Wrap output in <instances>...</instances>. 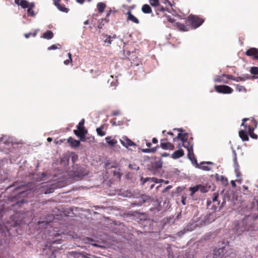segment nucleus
Instances as JSON below:
<instances>
[{
  "instance_id": "f03ea898",
  "label": "nucleus",
  "mask_w": 258,
  "mask_h": 258,
  "mask_svg": "<svg viewBox=\"0 0 258 258\" xmlns=\"http://www.w3.org/2000/svg\"><path fill=\"white\" fill-rule=\"evenodd\" d=\"M247 120H248V119L247 118H243L242 119L243 122L242 123L241 125L243 126L245 129L248 128V134L251 138L254 139H257L258 136L253 133V131L254 128L256 127L257 122L255 119H252L250 120V123L247 125V124L244 123V122Z\"/></svg>"
},
{
  "instance_id": "e2e57ef3",
  "label": "nucleus",
  "mask_w": 258,
  "mask_h": 258,
  "mask_svg": "<svg viewBox=\"0 0 258 258\" xmlns=\"http://www.w3.org/2000/svg\"><path fill=\"white\" fill-rule=\"evenodd\" d=\"M69 58L70 59L71 62H72V54L71 53H68Z\"/></svg>"
},
{
  "instance_id": "0e129e2a",
  "label": "nucleus",
  "mask_w": 258,
  "mask_h": 258,
  "mask_svg": "<svg viewBox=\"0 0 258 258\" xmlns=\"http://www.w3.org/2000/svg\"><path fill=\"white\" fill-rule=\"evenodd\" d=\"M231 185H232V186L233 187H235V186H236V184H235V181H234L232 180V181H231Z\"/></svg>"
},
{
  "instance_id": "f257e3e1",
  "label": "nucleus",
  "mask_w": 258,
  "mask_h": 258,
  "mask_svg": "<svg viewBox=\"0 0 258 258\" xmlns=\"http://www.w3.org/2000/svg\"><path fill=\"white\" fill-rule=\"evenodd\" d=\"M25 188L24 185H20L15 187V196L9 197V201L11 203V207L18 206L20 207L22 204L26 202L25 197L27 195L26 190H20L22 188Z\"/></svg>"
},
{
  "instance_id": "680f3d73",
  "label": "nucleus",
  "mask_w": 258,
  "mask_h": 258,
  "mask_svg": "<svg viewBox=\"0 0 258 258\" xmlns=\"http://www.w3.org/2000/svg\"><path fill=\"white\" fill-rule=\"evenodd\" d=\"M215 82H221L222 80L220 79V78H217L215 79Z\"/></svg>"
},
{
  "instance_id": "0eeeda50",
  "label": "nucleus",
  "mask_w": 258,
  "mask_h": 258,
  "mask_svg": "<svg viewBox=\"0 0 258 258\" xmlns=\"http://www.w3.org/2000/svg\"><path fill=\"white\" fill-rule=\"evenodd\" d=\"M218 197L219 194L218 193L214 192L213 194L211 200H208L207 206H209L212 203H213V207H214V209H217L220 204V202L218 200Z\"/></svg>"
},
{
  "instance_id": "49530a36",
  "label": "nucleus",
  "mask_w": 258,
  "mask_h": 258,
  "mask_svg": "<svg viewBox=\"0 0 258 258\" xmlns=\"http://www.w3.org/2000/svg\"><path fill=\"white\" fill-rule=\"evenodd\" d=\"M57 48V46L55 44H53V45H52L51 46H49L48 48V50H54V49H56Z\"/></svg>"
},
{
  "instance_id": "052dcab7",
  "label": "nucleus",
  "mask_w": 258,
  "mask_h": 258,
  "mask_svg": "<svg viewBox=\"0 0 258 258\" xmlns=\"http://www.w3.org/2000/svg\"><path fill=\"white\" fill-rule=\"evenodd\" d=\"M71 62L70 61V59H67L66 60L64 61V63L66 64V65H68L69 64V63Z\"/></svg>"
},
{
  "instance_id": "39448f33",
  "label": "nucleus",
  "mask_w": 258,
  "mask_h": 258,
  "mask_svg": "<svg viewBox=\"0 0 258 258\" xmlns=\"http://www.w3.org/2000/svg\"><path fill=\"white\" fill-rule=\"evenodd\" d=\"M249 230V228L247 224V220L246 219H243L240 221L236 227V231L238 234H240L244 231Z\"/></svg>"
},
{
  "instance_id": "7c9ffc66",
  "label": "nucleus",
  "mask_w": 258,
  "mask_h": 258,
  "mask_svg": "<svg viewBox=\"0 0 258 258\" xmlns=\"http://www.w3.org/2000/svg\"><path fill=\"white\" fill-rule=\"evenodd\" d=\"M177 139H180L182 142L187 140L188 134L187 133L182 134L179 133L176 137Z\"/></svg>"
},
{
  "instance_id": "6ab92c4d",
  "label": "nucleus",
  "mask_w": 258,
  "mask_h": 258,
  "mask_svg": "<svg viewBox=\"0 0 258 258\" xmlns=\"http://www.w3.org/2000/svg\"><path fill=\"white\" fill-rule=\"evenodd\" d=\"M68 142L70 144V146L72 147H78L80 145V141L74 139L72 137H70L68 139Z\"/></svg>"
},
{
  "instance_id": "a18cd8bd",
  "label": "nucleus",
  "mask_w": 258,
  "mask_h": 258,
  "mask_svg": "<svg viewBox=\"0 0 258 258\" xmlns=\"http://www.w3.org/2000/svg\"><path fill=\"white\" fill-rule=\"evenodd\" d=\"M167 134H168V135H169V136H171V138H172V139H173V141H175V140L177 139V138H176V137H174V135L173 133H172V132H168V133H167Z\"/></svg>"
},
{
  "instance_id": "b1692460",
  "label": "nucleus",
  "mask_w": 258,
  "mask_h": 258,
  "mask_svg": "<svg viewBox=\"0 0 258 258\" xmlns=\"http://www.w3.org/2000/svg\"><path fill=\"white\" fill-rule=\"evenodd\" d=\"M105 141L111 147H114L117 143L115 139H112L111 137L109 136L105 138Z\"/></svg>"
},
{
  "instance_id": "1a4fd4ad",
  "label": "nucleus",
  "mask_w": 258,
  "mask_h": 258,
  "mask_svg": "<svg viewBox=\"0 0 258 258\" xmlns=\"http://www.w3.org/2000/svg\"><path fill=\"white\" fill-rule=\"evenodd\" d=\"M197 165L199 168L203 170L210 171L212 169L214 164L211 162H203L200 164V165H199L197 163Z\"/></svg>"
},
{
  "instance_id": "774afa93",
  "label": "nucleus",
  "mask_w": 258,
  "mask_h": 258,
  "mask_svg": "<svg viewBox=\"0 0 258 258\" xmlns=\"http://www.w3.org/2000/svg\"><path fill=\"white\" fill-rule=\"evenodd\" d=\"M37 35V32L35 31L33 33H32V34H31V36H32L33 37H35Z\"/></svg>"
},
{
  "instance_id": "de8ad7c7",
  "label": "nucleus",
  "mask_w": 258,
  "mask_h": 258,
  "mask_svg": "<svg viewBox=\"0 0 258 258\" xmlns=\"http://www.w3.org/2000/svg\"><path fill=\"white\" fill-rule=\"evenodd\" d=\"M172 188V186L171 185H168L167 186H166L163 190H162V192L163 193H165L166 192V191H167L168 190L170 189L171 188Z\"/></svg>"
},
{
  "instance_id": "ddd939ff",
  "label": "nucleus",
  "mask_w": 258,
  "mask_h": 258,
  "mask_svg": "<svg viewBox=\"0 0 258 258\" xmlns=\"http://www.w3.org/2000/svg\"><path fill=\"white\" fill-rule=\"evenodd\" d=\"M28 7L27 8H28L27 10V15L29 17H34L35 16V13L33 10V8L35 7V4L33 2L32 3H29L28 4Z\"/></svg>"
},
{
  "instance_id": "3c124183",
  "label": "nucleus",
  "mask_w": 258,
  "mask_h": 258,
  "mask_svg": "<svg viewBox=\"0 0 258 258\" xmlns=\"http://www.w3.org/2000/svg\"><path fill=\"white\" fill-rule=\"evenodd\" d=\"M186 198L185 197H184L183 196L181 198V203L183 205H186Z\"/></svg>"
},
{
  "instance_id": "37998d69",
  "label": "nucleus",
  "mask_w": 258,
  "mask_h": 258,
  "mask_svg": "<svg viewBox=\"0 0 258 258\" xmlns=\"http://www.w3.org/2000/svg\"><path fill=\"white\" fill-rule=\"evenodd\" d=\"M223 76L226 77L227 78H228L229 79L235 81V78H236L235 77L233 76L232 75H224Z\"/></svg>"
},
{
  "instance_id": "f8f14e48",
  "label": "nucleus",
  "mask_w": 258,
  "mask_h": 258,
  "mask_svg": "<svg viewBox=\"0 0 258 258\" xmlns=\"http://www.w3.org/2000/svg\"><path fill=\"white\" fill-rule=\"evenodd\" d=\"M54 5L56 7V8L60 11L62 12L68 13L69 12V9L65 7L64 5H61L60 4V0H53Z\"/></svg>"
},
{
  "instance_id": "a878e982",
  "label": "nucleus",
  "mask_w": 258,
  "mask_h": 258,
  "mask_svg": "<svg viewBox=\"0 0 258 258\" xmlns=\"http://www.w3.org/2000/svg\"><path fill=\"white\" fill-rule=\"evenodd\" d=\"M188 152L187 156L188 158L192 161L196 162L197 163V160L195 157L193 151V148H190V149L187 150Z\"/></svg>"
},
{
  "instance_id": "423d86ee",
  "label": "nucleus",
  "mask_w": 258,
  "mask_h": 258,
  "mask_svg": "<svg viewBox=\"0 0 258 258\" xmlns=\"http://www.w3.org/2000/svg\"><path fill=\"white\" fill-rule=\"evenodd\" d=\"M214 88L219 93L231 94L233 92V89L226 85H216Z\"/></svg>"
},
{
  "instance_id": "e433bc0d",
  "label": "nucleus",
  "mask_w": 258,
  "mask_h": 258,
  "mask_svg": "<svg viewBox=\"0 0 258 258\" xmlns=\"http://www.w3.org/2000/svg\"><path fill=\"white\" fill-rule=\"evenodd\" d=\"M250 72L253 75H258V68L256 67H251Z\"/></svg>"
},
{
  "instance_id": "c756f323",
  "label": "nucleus",
  "mask_w": 258,
  "mask_h": 258,
  "mask_svg": "<svg viewBox=\"0 0 258 258\" xmlns=\"http://www.w3.org/2000/svg\"><path fill=\"white\" fill-rule=\"evenodd\" d=\"M106 6L105 4H104L102 2L98 3L97 5V8L99 13H100V14H102L104 11Z\"/></svg>"
},
{
  "instance_id": "2eb2a0df",
  "label": "nucleus",
  "mask_w": 258,
  "mask_h": 258,
  "mask_svg": "<svg viewBox=\"0 0 258 258\" xmlns=\"http://www.w3.org/2000/svg\"><path fill=\"white\" fill-rule=\"evenodd\" d=\"M160 147L164 150H173L174 149V145L170 142H162Z\"/></svg>"
},
{
  "instance_id": "ea45409f",
  "label": "nucleus",
  "mask_w": 258,
  "mask_h": 258,
  "mask_svg": "<svg viewBox=\"0 0 258 258\" xmlns=\"http://www.w3.org/2000/svg\"><path fill=\"white\" fill-rule=\"evenodd\" d=\"M247 79V78H245V77H237L235 78V81L236 82H239V81H245L246 79Z\"/></svg>"
},
{
  "instance_id": "bb28decb",
  "label": "nucleus",
  "mask_w": 258,
  "mask_h": 258,
  "mask_svg": "<svg viewBox=\"0 0 258 258\" xmlns=\"http://www.w3.org/2000/svg\"><path fill=\"white\" fill-rule=\"evenodd\" d=\"M142 11L145 14H150L152 12L151 7L148 4H145L142 6Z\"/></svg>"
},
{
  "instance_id": "69168bd1",
  "label": "nucleus",
  "mask_w": 258,
  "mask_h": 258,
  "mask_svg": "<svg viewBox=\"0 0 258 258\" xmlns=\"http://www.w3.org/2000/svg\"><path fill=\"white\" fill-rule=\"evenodd\" d=\"M77 2L80 4H83L85 2V0H77Z\"/></svg>"
},
{
  "instance_id": "cd10ccee",
  "label": "nucleus",
  "mask_w": 258,
  "mask_h": 258,
  "mask_svg": "<svg viewBox=\"0 0 258 258\" xmlns=\"http://www.w3.org/2000/svg\"><path fill=\"white\" fill-rule=\"evenodd\" d=\"M182 146L186 148L187 150L190 149V148H193V144L189 140H186L182 142Z\"/></svg>"
},
{
  "instance_id": "f3484780",
  "label": "nucleus",
  "mask_w": 258,
  "mask_h": 258,
  "mask_svg": "<svg viewBox=\"0 0 258 258\" xmlns=\"http://www.w3.org/2000/svg\"><path fill=\"white\" fill-rule=\"evenodd\" d=\"M111 10H110L107 13L106 17L104 19H101V22L99 23V24L98 25L97 27L99 29H102V27L104 25L105 23H108L109 21V20L108 19V17L110 16Z\"/></svg>"
},
{
  "instance_id": "c9c22d12",
  "label": "nucleus",
  "mask_w": 258,
  "mask_h": 258,
  "mask_svg": "<svg viewBox=\"0 0 258 258\" xmlns=\"http://www.w3.org/2000/svg\"><path fill=\"white\" fill-rule=\"evenodd\" d=\"M128 167L131 169L138 170L139 169V166L135 163H132L128 165Z\"/></svg>"
},
{
  "instance_id": "4c0bfd02",
  "label": "nucleus",
  "mask_w": 258,
  "mask_h": 258,
  "mask_svg": "<svg viewBox=\"0 0 258 258\" xmlns=\"http://www.w3.org/2000/svg\"><path fill=\"white\" fill-rule=\"evenodd\" d=\"M149 1L150 2V4L152 6H155L156 7L159 4V2L158 0H149Z\"/></svg>"
},
{
  "instance_id": "4d7b16f0",
  "label": "nucleus",
  "mask_w": 258,
  "mask_h": 258,
  "mask_svg": "<svg viewBox=\"0 0 258 258\" xmlns=\"http://www.w3.org/2000/svg\"><path fill=\"white\" fill-rule=\"evenodd\" d=\"M142 151L144 153H150V148L143 149Z\"/></svg>"
},
{
  "instance_id": "c85d7f7f",
  "label": "nucleus",
  "mask_w": 258,
  "mask_h": 258,
  "mask_svg": "<svg viewBox=\"0 0 258 258\" xmlns=\"http://www.w3.org/2000/svg\"><path fill=\"white\" fill-rule=\"evenodd\" d=\"M151 166L153 169H158L162 167V163L159 161H155L151 163Z\"/></svg>"
},
{
  "instance_id": "58836bf2",
  "label": "nucleus",
  "mask_w": 258,
  "mask_h": 258,
  "mask_svg": "<svg viewBox=\"0 0 258 258\" xmlns=\"http://www.w3.org/2000/svg\"><path fill=\"white\" fill-rule=\"evenodd\" d=\"M236 89L238 90L239 91H245L246 89L244 86L237 85H236Z\"/></svg>"
},
{
  "instance_id": "473e14b6",
  "label": "nucleus",
  "mask_w": 258,
  "mask_h": 258,
  "mask_svg": "<svg viewBox=\"0 0 258 258\" xmlns=\"http://www.w3.org/2000/svg\"><path fill=\"white\" fill-rule=\"evenodd\" d=\"M235 171L236 174V176L237 177H240L241 176L240 172L239 170V166L237 165L236 162V158H235Z\"/></svg>"
},
{
  "instance_id": "79ce46f5",
  "label": "nucleus",
  "mask_w": 258,
  "mask_h": 258,
  "mask_svg": "<svg viewBox=\"0 0 258 258\" xmlns=\"http://www.w3.org/2000/svg\"><path fill=\"white\" fill-rule=\"evenodd\" d=\"M165 17L167 20L168 21L171 22V23H173L174 22V20L173 19H172L170 16L169 15H165Z\"/></svg>"
},
{
  "instance_id": "a211bd4d",
  "label": "nucleus",
  "mask_w": 258,
  "mask_h": 258,
  "mask_svg": "<svg viewBox=\"0 0 258 258\" xmlns=\"http://www.w3.org/2000/svg\"><path fill=\"white\" fill-rule=\"evenodd\" d=\"M184 151L182 149L174 151L171 155V157L173 159H176L184 155Z\"/></svg>"
},
{
  "instance_id": "5fc2aeb1",
  "label": "nucleus",
  "mask_w": 258,
  "mask_h": 258,
  "mask_svg": "<svg viewBox=\"0 0 258 258\" xmlns=\"http://www.w3.org/2000/svg\"><path fill=\"white\" fill-rule=\"evenodd\" d=\"M168 139L167 138H165L162 139L160 140V142H161V143H162V142H168Z\"/></svg>"
},
{
  "instance_id": "393cba45",
  "label": "nucleus",
  "mask_w": 258,
  "mask_h": 258,
  "mask_svg": "<svg viewBox=\"0 0 258 258\" xmlns=\"http://www.w3.org/2000/svg\"><path fill=\"white\" fill-rule=\"evenodd\" d=\"M53 33L51 31L47 30L43 34L41 37L46 39H51L53 38Z\"/></svg>"
},
{
  "instance_id": "2f4dec72",
  "label": "nucleus",
  "mask_w": 258,
  "mask_h": 258,
  "mask_svg": "<svg viewBox=\"0 0 258 258\" xmlns=\"http://www.w3.org/2000/svg\"><path fill=\"white\" fill-rule=\"evenodd\" d=\"M104 125H102L100 127L97 128L96 132L98 135L102 137L106 135V132L104 131Z\"/></svg>"
},
{
  "instance_id": "f704fd0d",
  "label": "nucleus",
  "mask_w": 258,
  "mask_h": 258,
  "mask_svg": "<svg viewBox=\"0 0 258 258\" xmlns=\"http://www.w3.org/2000/svg\"><path fill=\"white\" fill-rule=\"evenodd\" d=\"M166 10H168L167 8H165L163 6H160L159 4L156 7V12L157 14H158L159 12H164Z\"/></svg>"
},
{
  "instance_id": "4468645a",
  "label": "nucleus",
  "mask_w": 258,
  "mask_h": 258,
  "mask_svg": "<svg viewBox=\"0 0 258 258\" xmlns=\"http://www.w3.org/2000/svg\"><path fill=\"white\" fill-rule=\"evenodd\" d=\"M127 16V20L132 21V22L138 24L139 23V20L137 18L134 16L131 12V10H129L126 14Z\"/></svg>"
},
{
  "instance_id": "412c9836",
  "label": "nucleus",
  "mask_w": 258,
  "mask_h": 258,
  "mask_svg": "<svg viewBox=\"0 0 258 258\" xmlns=\"http://www.w3.org/2000/svg\"><path fill=\"white\" fill-rule=\"evenodd\" d=\"M175 26L177 29L181 31H187L188 30V28L187 26H185L184 24L180 22L176 23Z\"/></svg>"
},
{
  "instance_id": "c03bdc74",
  "label": "nucleus",
  "mask_w": 258,
  "mask_h": 258,
  "mask_svg": "<svg viewBox=\"0 0 258 258\" xmlns=\"http://www.w3.org/2000/svg\"><path fill=\"white\" fill-rule=\"evenodd\" d=\"M120 113V111L118 110H115V111H113L111 113V115L112 116H116V115H119Z\"/></svg>"
},
{
  "instance_id": "5701e85b",
  "label": "nucleus",
  "mask_w": 258,
  "mask_h": 258,
  "mask_svg": "<svg viewBox=\"0 0 258 258\" xmlns=\"http://www.w3.org/2000/svg\"><path fill=\"white\" fill-rule=\"evenodd\" d=\"M164 181V179H158L156 177H149L145 179L144 182H146L147 181H149L150 182H154L156 183H161Z\"/></svg>"
},
{
  "instance_id": "09e8293b",
  "label": "nucleus",
  "mask_w": 258,
  "mask_h": 258,
  "mask_svg": "<svg viewBox=\"0 0 258 258\" xmlns=\"http://www.w3.org/2000/svg\"><path fill=\"white\" fill-rule=\"evenodd\" d=\"M78 159V156L77 155H73L72 156V161L73 162V163H75V161Z\"/></svg>"
},
{
  "instance_id": "aec40b11",
  "label": "nucleus",
  "mask_w": 258,
  "mask_h": 258,
  "mask_svg": "<svg viewBox=\"0 0 258 258\" xmlns=\"http://www.w3.org/2000/svg\"><path fill=\"white\" fill-rule=\"evenodd\" d=\"M15 3L22 9H26L28 6V2L26 0H15Z\"/></svg>"
},
{
  "instance_id": "bf43d9fd",
  "label": "nucleus",
  "mask_w": 258,
  "mask_h": 258,
  "mask_svg": "<svg viewBox=\"0 0 258 258\" xmlns=\"http://www.w3.org/2000/svg\"><path fill=\"white\" fill-rule=\"evenodd\" d=\"M134 52L133 51L131 52L130 51H126V55L128 57H130L132 55V53Z\"/></svg>"
},
{
  "instance_id": "13d9d810",
  "label": "nucleus",
  "mask_w": 258,
  "mask_h": 258,
  "mask_svg": "<svg viewBox=\"0 0 258 258\" xmlns=\"http://www.w3.org/2000/svg\"><path fill=\"white\" fill-rule=\"evenodd\" d=\"M152 142L154 144H157L158 143V140L156 138H153L152 139Z\"/></svg>"
},
{
  "instance_id": "6e6d98bb",
  "label": "nucleus",
  "mask_w": 258,
  "mask_h": 258,
  "mask_svg": "<svg viewBox=\"0 0 258 258\" xmlns=\"http://www.w3.org/2000/svg\"><path fill=\"white\" fill-rule=\"evenodd\" d=\"M32 33H25L24 34V36L26 38H28L30 36H31Z\"/></svg>"
},
{
  "instance_id": "72a5a7b5",
  "label": "nucleus",
  "mask_w": 258,
  "mask_h": 258,
  "mask_svg": "<svg viewBox=\"0 0 258 258\" xmlns=\"http://www.w3.org/2000/svg\"><path fill=\"white\" fill-rule=\"evenodd\" d=\"M199 187H200V186L199 185H196L195 186H194V187H190L189 188V190L190 191L191 193H190V195L191 196H192L194 195V194L199 189Z\"/></svg>"
},
{
  "instance_id": "6e6552de",
  "label": "nucleus",
  "mask_w": 258,
  "mask_h": 258,
  "mask_svg": "<svg viewBox=\"0 0 258 258\" xmlns=\"http://www.w3.org/2000/svg\"><path fill=\"white\" fill-rule=\"evenodd\" d=\"M245 53L247 56L252 57L254 59L258 60V48L251 47L247 49Z\"/></svg>"
},
{
  "instance_id": "9d476101",
  "label": "nucleus",
  "mask_w": 258,
  "mask_h": 258,
  "mask_svg": "<svg viewBox=\"0 0 258 258\" xmlns=\"http://www.w3.org/2000/svg\"><path fill=\"white\" fill-rule=\"evenodd\" d=\"M224 254V247L215 249L214 250L213 258H225Z\"/></svg>"
},
{
  "instance_id": "dca6fc26",
  "label": "nucleus",
  "mask_w": 258,
  "mask_h": 258,
  "mask_svg": "<svg viewBox=\"0 0 258 258\" xmlns=\"http://www.w3.org/2000/svg\"><path fill=\"white\" fill-rule=\"evenodd\" d=\"M129 60L131 61V63L135 66L139 65V63L140 62V60L138 57L136 55L135 52H133L132 53V55L130 57H127Z\"/></svg>"
},
{
  "instance_id": "8fccbe9b",
  "label": "nucleus",
  "mask_w": 258,
  "mask_h": 258,
  "mask_svg": "<svg viewBox=\"0 0 258 258\" xmlns=\"http://www.w3.org/2000/svg\"><path fill=\"white\" fill-rule=\"evenodd\" d=\"M158 148H159L158 146H157L156 147H155V148H150V152H152V153L155 152Z\"/></svg>"
},
{
  "instance_id": "a19ab883",
  "label": "nucleus",
  "mask_w": 258,
  "mask_h": 258,
  "mask_svg": "<svg viewBox=\"0 0 258 258\" xmlns=\"http://www.w3.org/2000/svg\"><path fill=\"white\" fill-rule=\"evenodd\" d=\"M111 36L109 35L107 37L106 39L105 40L104 42L105 43H108V44H111V42H112V40H111Z\"/></svg>"
},
{
  "instance_id": "9b49d317",
  "label": "nucleus",
  "mask_w": 258,
  "mask_h": 258,
  "mask_svg": "<svg viewBox=\"0 0 258 258\" xmlns=\"http://www.w3.org/2000/svg\"><path fill=\"white\" fill-rule=\"evenodd\" d=\"M121 144L125 147L128 148L131 146H135L136 144L127 137H123L120 140Z\"/></svg>"
},
{
  "instance_id": "338daca9",
  "label": "nucleus",
  "mask_w": 258,
  "mask_h": 258,
  "mask_svg": "<svg viewBox=\"0 0 258 258\" xmlns=\"http://www.w3.org/2000/svg\"><path fill=\"white\" fill-rule=\"evenodd\" d=\"M146 145L149 148H150L151 146V143L150 142H148L147 143Z\"/></svg>"
},
{
  "instance_id": "20e7f679",
  "label": "nucleus",
  "mask_w": 258,
  "mask_h": 258,
  "mask_svg": "<svg viewBox=\"0 0 258 258\" xmlns=\"http://www.w3.org/2000/svg\"><path fill=\"white\" fill-rule=\"evenodd\" d=\"M84 119H82L79 124L77 125L78 130H74V133L75 135L80 138L81 141H85V135L87 133V131L85 128L84 127Z\"/></svg>"
},
{
  "instance_id": "603ef678",
  "label": "nucleus",
  "mask_w": 258,
  "mask_h": 258,
  "mask_svg": "<svg viewBox=\"0 0 258 258\" xmlns=\"http://www.w3.org/2000/svg\"><path fill=\"white\" fill-rule=\"evenodd\" d=\"M110 122L111 123V124H112V125H118V124L116 123V121H115V119H111V120H110Z\"/></svg>"
},
{
  "instance_id": "7ed1b4c3",
  "label": "nucleus",
  "mask_w": 258,
  "mask_h": 258,
  "mask_svg": "<svg viewBox=\"0 0 258 258\" xmlns=\"http://www.w3.org/2000/svg\"><path fill=\"white\" fill-rule=\"evenodd\" d=\"M204 22L202 18L193 15H190L187 19L186 24L196 29L200 27Z\"/></svg>"
},
{
  "instance_id": "864d4df0",
  "label": "nucleus",
  "mask_w": 258,
  "mask_h": 258,
  "mask_svg": "<svg viewBox=\"0 0 258 258\" xmlns=\"http://www.w3.org/2000/svg\"><path fill=\"white\" fill-rule=\"evenodd\" d=\"M221 180L223 182L227 181V178L223 176H221Z\"/></svg>"
},
{
  "instance_id": "4be33fe9",
  "label": "nucleus",
  "mask_w": 258,
  "mask_h": 258,
  "mask_svg": "<svg viewBox=\"0 0 258 258\" xmlns=\"http://www.w3.org/2000/svg\"><path fill=\"white\" fill-rule=\"evenodd\" d=\"M239 136L243 141H248L249 138L247 132L244 130H240L239 132Z\"/></svg>"
}]
</instances>
